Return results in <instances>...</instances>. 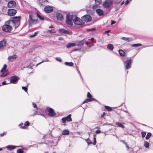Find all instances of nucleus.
I'll use <instances>...</instances> for the list:
<instances>
[{
	"instance_id": "obj_1",
	"label": "nucleus",
	"mask_w": 153,
	"mask_h": 153,
	"mask_svg": "<svg viewBox=\"0 0 153 153\" xmlns=\"http://www.w3.org/2000/svg\"><path fill=\"white\" fill-rule=\"evenodd\" d=\"M11 22V21L10 20L6 22L5 24L2 27V30L7 33L10 32L12 29Z\"/></svg>"
},
{
	"instance_id": "obj_2",
	"label": "nucleus",
	"mask_w": 153,
	"mask_h": 153,
	"mask_svg": "<svg viewBox=\"0 0 153 153\" xmlns=\"http://www.w3.org/2000/svg\"><path fill=\"white\" fill-rule=\"evenodd\" d=\"M20 16L14 17L12 19L10 20L11 24H14L16 28L18 27L20 24Z\"/></svg>"
},
{
	"instance_id": "obj_3",
	"label": "nucleus",
	"mask_w": 153,
	"mask_h": 153,
	"mask_svg": "<svg viewBox=\"0 0 153 153\" xmlns=\"http://www.w3.org/2000/svg\"><path fill=\"white\" fill-rule=\"evenodd\" d=\"M7 68V65L6 64H4L3 67L1 70V77H4L7 76L9 74V72L7 70H6Z\"/></svg>"
},
{
	"instance_id": "obj_4",
	"label": "nucleus",
	"mask_w": 153,
	"mask_h": 153,
	"mask_svg": "<svg viewBox=\"0 0 153 153\" xmlns=\"http://www.w3.org/2000/svg\"><path fill=\"white\" fill-rule=\"evenodd\" d=\"M74 17L75 16L73 15H67L66 21V23L70 25H73V20H74Z\"/></svg>"
},
{
	"instance_id": "obj_5",
	"label": "nucleus",
	"mask_w": 153,
	"mask_h": 153,
	"mask_svg": "<svg viewBox=\"0 0 153 153\" xmlns=\"http://www.w3.org/2000/svg\"><path fill=\"white\" fill-rule=\"evenodd\" d=\"M33 15H30L28 20L29 25H32L33 24H36L38 23V21L37 19H33Z\"/></svg>"
},
{
	"instance_id": "obj_6",
	"label": "nucleus",
	"mask_w": 153,
	"mask_h": 153,
	"mask_svg": "<svg viewBox=\"0 0 153 153\" xmlns=\"http://www.w3.org/2000/svg\"><path fill=\"white\" fill-rule=\"evenodd\" d=\"M73 22L75 24L77 25H82L84 24L82 19L75 16Z\"/></svg>"
},
{
	"instance_id": "obj_7",
	"label": "nucleus",
	"mask_w": 153,
	"mask_h": 153,
	"mask_svg": "<svg viewBox=\"0 0 153 153\" xmlns=\"http://www.w3.org/2000/svg\"><path fill=\"white\" fill-rule=\"evenodd\" d=\"M126 61L124 62V65L126 70L130 68L132 62L131 58H129Z\"/></svg>"
},
{
	"instance_id": "obj_8",
	"label": "nucleus",
	"mask_w": 153,
	"mask_h": 153,
	"mask_svg": "<svg viewBox=\"0 0 153 153\" xmlns=\"http://www.w3.org/2000/svg\"><path fill=\"white\" fill-rule=\"evenodd\" d=\"M82 19L86 22H90L91 19V17L89 15H85L82 17Z\"/></svg>"
},
{
	"instance_id": "obj_9",
	"label": "nucleus",
	"mask_w": 153,
	"mask_h": 153,
	"mask_svg": "<svg viewBox=\"0 0 153 153\" xmlns=\"http://www.w3.org/2000/svg\"><path fill=\"white\" fill-rule=\"evenodd\" d=\"M19 79L18 77L16 76H13L10 77V82L13 84H16Z\"/></svg>"
},
{
	"instance_id": "obj_10",
	"label": "nucleus",
	"mask_w": 153,
	"mask_h": 153,
	"mask_svg": "<svg viewBox=\"0 0 153 153\" xmlns=\"http://www.w3.org/2000/svg\"><path fill=\"white\" fill-rule=\"evenodd\" d=\"M47 111L48 112V115L51 117H53L56 115V114L54 110L51 108L48 109Z\"/></svg>"
},
{
	"instance_id": "obj_11",
	"label": "nucleus",
	"mask_w": 153,
	"mask_h": 153,
	"mask_svg": "<svg viewBox=\"0 0 153 153\" xmlns=\"http://www.w3.org/2000/svg\"><path fill=\"white\" fill-rule=\"evenodd\" d=\"M7 13L8 15L13 16H14L16 13V10L13 9H9Z\"/></svg>"
},
{
	"instance_id": "obj_12",
	"label": "nucleus",
	"mask_w": 153,
	"mask_h": 153,
	"mask_svg": "<svg viewBox=\"0 0 153 153\" xmlns=\"http://www.w3.org/2000/svg\"><path fill=\"white\" fill-rule=\"evenodd\" d=\"M53 10L52 7L49 5L46 6L44 8L45 11L47 13L51 12Z\"/></svg>"
},
{
	"instance_id": "obj_13",
	"label": "nucleus",
	"mask_w": 153,
	"mask_h": 153,
	"mask_svg": "<svg viewBox=\"0 0 153 153\" xmlns=\"http://www.w3.org/2000/svg\"><path fill=\"white\" fill-rule=\"evenodd\" d=\"M112 3L111 0H106L103 4L105 8H107L110 6Z\"/></svg>"
},
{
	"instance_id": "obj_14",
	"label": "nucleus",
	"mask_w": 153,
	"mask_h": 153,
	"mask_svg": "<svg viewBox=\"0 0 153 153\" xmlns=\"http://www.w3.org/2000/svg\"><path fill=\"white\" fill-rule=\"evenodd\" d=\"M16 5L15 2L13 1H10L8 3V6L9 7H14Z\"/></svg>"
},
{
	"instance_id": "obj_15",
	"label": "nucleus",
	"mask_w": 153,
	"mask_h": 153,
	"mask_svg": "<svg viewBox=\"0 0 153 153\" xmlns=\"http://www.w3.org/2000/svg\"><path fill=\"white\" fill-rule=\"evenodd\" d=\"M56 17L57 20L62 21L63 19V16L60 13H57L56 14Z\"/></svg>"
},
{
	"instance_id": "obj_16",
	"label": "nucleus",
	"mask_w": 153,
	"mask_h": 153,
	"mask_svg": "<svg viewBox=\"0 0 153 153\" xmlns=\"http://www.w3.org/2000/svg\"><path fill=\"white\" fill-rule=\"evenodd\" d=\"M6 42L5 40H3L1 41V50L4 49L6 47Z\"/></svg>"
},
{
	"instance_id": "obj_17",
	"label": "nucleus",
	"mask_w": 153,
	"mask_h": 153,
	"mask_svg": "<svg viewBox=\"0 0 153 153\" xmlns=\"http://www.w3.org/2000/svg\"><path fill=\"white\" fill-rule=\"evenodd\" d=\"M98 15L100 16H101L103 15L104 12L102 10L100 9H97L96 10Z\"/></svg>"
},
{
	"instance_id": "obj_18",
	"label": "nucleus",
	"mask_w": 153,
	"mask_h": 153,
	"mask_svg": "<svg viewBox=\"0 0 153 153\" xmlns=\"http://www.w3.org/2000/svg\"><path fill=\"white\" fill-rule=\"evenodd\" d=\"M59 31L62 33H65L67 34L70 33V32L68 31L63 29H59Z\"/></svg>"
},
{
	"instance_id": "obj_19",
	"label": "nucleus",
	"mask_w": 153,
	"mask_h": 153,
	"mask_svg": "<svg viewBox=\"0 0 153 153\" xmlns=\"http://www.w3.org/2000/svg\"><path fill=\"white\" fill-rule=\"evenodd\" d=\"M16 147L17 146H16L9 145L7 146L6 148L9 150H12L13 149H15Z\"/></svg>"
},
{
	"instance_id": "obj_20",
	"label": "nucleus",
	"mask_w": 153,
	"mask_h": 153,
	"mask_svg": "<svg viewBox=\"0 0 153 153\" xmlns=\"http://www.w3.org/2000/svg\"><path fill=\"white\" fill-rule=\"evenodd\" d=\"M30 125V123L28 121H26L24 123V126L20 127V128L22 129H25L26 128V126H29Z\"/></svg>"
},
{
	"instance_id": "obj_21",
	"label": "nucleus",
	"mask_w": 153,
	"mask_h": 153,
	"mask_svg": "<svg viewBox=\"0 0 153 153\" xmlns=\"http://www.w3.org/2000/svg\"><path fill=\"white\" fill-rule=\"evenodd\" d=\"M17 57V56L15 54H14L12 56H10L8 57V59L9 60L12 61V59H15Z\"/></svg>"
},
{
	"instance_id": "obj_22",
	"label": "nucleus",
	"mask_w": 153,
	"mask_h": 153,
	"mask_svg": "<svg viewBox=\"0 0 153 153\" xmlns=\"http://www.w3.org/2000/svg\"><path fill=\"white\" fill-rule=\"evenodd\" d=\"M95 100L94 99L92 98H91L87 99L85 100L83 102L82 104H84L85 103H87L88 102H90V101H93L94 100Z\"/></svg>"
},
{
	"instance_id": "obj_23",
	"label": "nucleus",
	"mask_w": 153,
	"mask_h": 153,
	"mask_svg": "<svg viewBox=\"0 0 153 153\" xmlns=\"http://www.w3.org/2000/svg\"><path fill=\"white\" fill-rule=\"evenodd\" d=\"M76 45V44L74 43H71L68 44L67 46V48H69L71 47H74Z\"/></svg>"
},
{
	"instance_id": "obj_24",
	"label": "nucleus",
	"mask_w": 153,
	"mask_h": 153,
	"mask_svg": "<svg viewBox=\"0 0 153 153\" xmlns=\"http://www.w3.org/2000/svg\"><path fill=\"white\" fill-rule=\"evenodd\" d=\"M107 48L110 50L112 51L114 49L113 45L111 44H109L107 45Z\"/></svg>"
},
{
	"instance_id": "obj_25",
	"label": "nucleus",
	"mask_w": 153,
	"mask_h": 153,
	"mask_svg": "<svg viewBox=\"0 0 153 153\" xmlns=\"http://www.w3.org/2000/svg\"><path fill=\"white\" fill-rule=\"evenodd\" d=\"M71 117V114H69L66 117H65L66 119V121L68 122L71 121H72V120Z\"/></svg>"
},
{
	"instance_id": "obj_26",
	"label": "nucleus",
	"mask_w": 153,
	"mask_h": 153,
	"mask_svg": "<svg viewBox=\"0 0 153 153\" xmlns=\"http://www.w3.org/2000/svg\"><path fill=\"white\" fill-rule=\"evenodd\" d=\"M116 124L117 127H121L123 128H124V126L122 123L118 122H116Z\"/></svg>"
},
{
	"instance_id": "obj_27",
	"label": "nucleus",
	"mask_w": 153,
	"mask_h": 153,
	"mask_svg": "<svg viewBox=\"0 0 153 153\" xmlns=\"http://www.w3.org/2000/svg\"><path fill=\"white\" fill-rule=\"evenodd\" d=\"M65 64L67 66H73L74 63L71 62H65Z\"/></svg>"
},
{
	"instance_id": "obj_28",
	"label": "nucleus",
	"mask_w": 153,
	"mask_h": 153,
	"mask_svg": "<svg viewBox=\"0 0 153 153\" xmlns=\"http://www.w3.org/2000/svg\"><path fill=\"white\" fill-rule=\"evenodd\" d=\"M7 7H3L2 8V13L3 14H6L7 13Z\"/></svg>"
},
{
	"instance_id": "obj_29",
	"label": "nucleus",
	"mask_w": 153,
	"mask_h": 153,
	"mask_svg": "<svg viewBox=\"0 0 153 153\" xmlns=\"http://www.w3.org/2000/svg\"><path fill=\"white\" fill-rule=\"evenodd\" d=\"M119 54L121 56H125V52L122 50H120L119 51Z\"/></svg>"
},
{
	"instance_id": "obj_30",
	"label": "nucleus",
	"mask_w": 153,
	"mask_h": 153,
	"mask_svg": "<svg viewBox=\"0 0 153 153\" xmlns=\"http://www.w3.org/2000/svg\"><path fill=\"white\" fill-rule=\"evenodd\" d=\"M69 134V131L68 130L65 129L63 130L62 132L63 135H68Z\"/></svg>"
},
{
	"instance_id": "obj_31",
	"label": "nucleus",
	"mask_w": 153,
	"mask_h": 153,
	"mask_svg": "<svg viewBox=\"0 0 153 153\" xmlns=\"http://www.w3.org/2000/svg\"><path fill=\"white\" fill-rule=\"evenodd\" d=\"M152 135V134H151V133H147L146 136V139L147 140H148L149 138H150V137Z\"/></svg>"
},
{
	"instance_id": "obj_32",
	"label": "nucleus",
	"mask_w": 153,
	"mask_h": 153,
	"mask_svg": "<svg viewBox=\"0 0 153 153\" xmlns=\"http://www.w3.org/2000/svg\"><path fill=\"white\" fill-rule=\"evenodd\" d=\"M149 143L147 141H145L144 142V146L146 148H149Z\"/></svg>"
},
{
	"instance_id": "obj_33",
	"label": "nucleus",
	"mask_w": 153,
	"mask_h": 153,
	"mask_svg": "<svg viewBox=\"0 0 153 153\" xmlns=\"http://www.w3.org/2000/svg\"><path fill=\"white\" fill-rule=\"evenodd\" d=\"M105 108L107 110L109 111H111L112 110V109L111 107L107 106H105Z\"/></svg>"
},
{
	"instance_id": "obj_34",
	"label": "nucleus",
	"mask_w": 153,
	"mask_h": 153,
	"mask_svg": "<svg viewBox=\"0 0 153 153\" xmlns=\"http://www.w3.org/2000/svg\"><path fill=\"white\" fill-rule=\"evenodd\" d=\"M142 45L141 44L138 43L137 44H133L131 45V46L132 47H137L138 46H141Z\"/></svg>"
},
{
	"instance_id": "obj_35",
	"label": "nucleus",
	"mask_w": 153,
	"mask_h": 153,
	"mask_svg": "<svg viewBox=\"0 0 153 153\" xmlns=\"http://www.w3.org/2000/svg\"><path fill=\"white\" fill-rule=\"evenodd\" d=\"M85 140L88 143V145L91 144L92 142L90 140L89 138L87 139H85Z\"/></svg>"
},
{
	"instance_id": "obj_36",
	"label": "nucleus",
	"mask_w": 153,
	"mask_h": 153,
	"mask_svg": "<svg viewBox=\"0 0 153 153\" xmlns=\"http://www.w3.org/2000/svg\"><path fill=\"white\" fill-rule=\"evenodd\" d=\"M94 142L93 143V144L94 145H95L96 143V135L94 134Z\"/></svg>"
},
{
	"instance_id": "obj_37",
	"label": "nucleus",
	"mask_w": 153,
	"mask_h": 153,
	"mask_svg": "<svg viewBox=\"0 0 153 153\" xmlns=\"http://www.w3.org/2000/svg\"><path fill=\"white\" fill-rule=\"evenodd\" d=\"M85 43V41L84 40L80 41L79 42V45L82 46L84 45Z\"/></svg>"
},
{
	"instance_id": "obj_38",
	"label": "nucleus",
	"mask_w": 153,
	"mask_h": 153,
	"mask_svg": "<svg viewBox=\"0 0 153 153\" xmlns=\"http://www.w3.org/2000/svg\"><path fill=\"white\" fill-rule=\"evenodd\" d=\"M38 31H37L35 32L33 35L30 36V37L31 38L34 37L38 33Z\"/></svg>"
},
{
	"instance_id": "obj_39",
	"label": "nucleus",
	"mask_w": 153,
	"mask_h": 153,
	"mask_svg": "<svg viewBox=\"0 0 153 153\" xmlns=\"http://www.w3.org/2000/svg\"><path fill=\"white\" fill-rule=\"evenodd\" d=\"M97 5H99L101 3V0H95Z\"/></svg>"
},
{
	"instance_id": "obj_40",
	"label": "nucleus",
	"mask_w": 153,
	"mask_h": 153,
	"mask_svg": "<svg viewBox=\"0 0 153 153\" xmlns=\"http://www.w3.org/2000/svg\"><path fill=\"white\" fill-rule=\"evenodd\" d=\"M17 153H23L24 151L22 149H19L17 150Z\"/></svg>"
},
{
	"instance_id": "obj_41",
	"label": "nucleus",
	"mask_w": 153,
	"mask_h": 153,
	"mask_svg": "<svg viewBox=\"0 0 153 153\" xmlns=\"http://www.w3.org/2000/svg\"><path fill=\"white\" fill-rule=\"evenodd\" d=\"M32 104L33 107L35 108H37V110L39 111V110L40 109L37 108V106L36 104L34 102H33Z\"/></svg>"
},
{
	"instance_id": "obj_42",
	"label": "nucleus",
	"mask_w": 153,
	"mask_h": 153,
	"mask_svg": "<svg viewBox=\"0 0 153 153\" xmlns=\"http://www.w3.org/2000/svg\"><path fill=\"white\" fill-rule=\"evenodd\" d=\"M141 134L142 135V137L143 138H144L145 137V136H146V132L145 131H142L141 132Z\"/></svg>"
},
{
	"instance_id": "obj_43",
	"label": "nucleus",
	"mask_w": 153,
	"mask_h": 153,
	"mask_svg": "<svg viewBox=\"0 0 153 153\" xmlns=\"http://www.w3.org/2000/svg\"><path fill=\"white\" fill-rule=\"evenodd\" d=\"M47 1V0H39V2L42 5V4L45 2Z\"/></svg>"
},
{
	"instance_id": "obj_44",
	"label": "nucleus",
	"mask_w": 153,
	"mask_h": 153,
	"mask_svg": "<svg viewBox=\"0 0 153 153\" xmlns=\"http://www.w3.org/2000/svg\"><path fill=\"white\" fill-rule=\"evenodd\" d=\"M96 30V28H94L91 29H87V31H94Z\"/></svg>"
},
{
	"instance_id": "obj_45",
	"label": "nucleus",
	"mask_w": 153,
	"mask_h": 153,
	"mask_svg": "<svg viewBox=\"0 0 153 153\" xmlns=\"http://www.w3.org/2000/svg\"><path fill=\"white\" fill-rule=\"evenodd\" d=\"M48 31L51 33H54L56 32H55V29H51V30H48Z\"/></svg>"
},
{
	"instance_id": "obj_46",
	"label": "nucleus",
	"mask_w": 153,
	"mask_h": 153,
	"mask_svg": "<svg viewBox=\"0 0 153 153\" xmlns=\"http://www.w3.org/2000/svg\"><path fill=\"white\" fill-rule=\"evenodd\" d=\"M22 88L23 90L25 92H27V88L26 87L22 86Z\"/></svg>"
},
{
	"instance_id": "obj_47",
	"label": "nucleus",
	"mask_w": 153,
	"mask_h": 153,
	"mask_svg": "<svg viewBox=\"0 0 153 153\" xmlns=\"http://www.w3.org/2000/svg\"><path fill=\"white\" fill-rule=\"evenodd\" d=\"M56 59L59 62H61L62 61V59L60 58V57H56Z\"/></svg>"
},
{
	"instance_id": "obj_48",
	"label": "nucleus",
	"mask_w": 153,
	"mask_h": 153,
	"mask_svg": "<svg viewBox=\"0 0 153 153\" xmlns=\"http://www.w3.org/2000/svg\"><path fill=\"white\" fill-rule=\"evenodd\" d=\"M49 61V60L48 59H46L45 60H43L42 61V62H40V63H38L37 65L40 64L41 63H42V62H48Z\"/></svg>"
},
{
	"instance_id": "obj_49",
	"label": "nucleus",
	"mask_w": 153,
	"mask_h": 153,
	"mask_svg": "<svg viewBox=\"0 0 153 153\" xmlns=\"http://www.w3.org/2000/svg\"><path fill=\"white\" fill-rule=\"evenodd\" d=\"M37 16L40 20H44V18L43 17H42V16H41L37 14Z\"/></svg>"
},
{
	"instance_id": "obj_50",
	"label": "nucleus",
	"mask_w": 153,
	"mask_h": 153,
	"mask_svg": "<svg viewBox=\"0 0 153 153\" xmlns=\"http://www.w3.org/2000/svg\"><path fill=\"white\" fill-rule=\"evenodd\" d=\"M87 97H88L89 98H92V96L91 95V94H90V93L88 92L87 93Z\"/></svg>"
},
{
	"instance_id": "obj_51",
	"label": "nucleus",
	"mask_w": 153,
	"mask_h": 153,
	"mask_svg": "<svg viewBox=\"0 0 153 153\" xmlns=\"http://www.w3.org/2000/svg\"><path fill=\"white\" fill-rule=\"evenodd\" d=\"M66 119L65 117L62 118V122L63 123H65L66 122Z\"/></svg>"
},
{
	"instance_id": "obj_52",
	"label": "nucleus",
	"mask_w": 153,
	"mask_h": 153,
	"mask_svg": "<svg viewBox=\"0 0 153 153\" xmlns=\"http://www.w3.org/2000/svg\"><path fill=\"white\" fill-rule=\"evenodd\" d=\"M125 40L126 41V42H130L131 41V40H130L129 38L128 37H126L125 39Z\"/></svg>"
},
{
	"instance_id": "obj_53",
	"label": "nucleus",
	"mask_w": 153,
	"mask_h": 153,
	"mask_svg": "<svg viewBox=\"0 0 153 153\" xmlns=\"http://www.w3.org/2000/svg\"><path fill=\"white\" fill-rule=\"evenodd\" d=\"M38 113V111H36V112H35L34 114H33L32 115V116L33 117H34V116L36 114H37V113Z\"/></svg>"
},
{
	"instance_id": "obj_54",
	"label": "nucleus",
	"mask_w": 153,
	"mask_h": 153,
	"mask_svg": "<svg viewBox=\"0 0 153 153\" xmlns=\"http://www.w3.org/2000/svg\"><path fill=\"white\" fill-rule=\"evenodd\" d=\"M129 2H130V1H128V0H127L126 1V2L125 4V5H127L129 3Z\"/></svg>"
},
{
	"instance_id": "obj_55",
	"label": "nucleus",
	"mask_w": 153,
	"mask_h": 153,
	"mask_svg": "<svg viewBox=\"0 0 153 153\" xmlns=\"http://www.w3.org/2000/svg\"><path fill=\"white\" fill-rule=\"evenodd\" d=\"M96 133L97 134H99L101 132V131L100 130H97L95 131Z\"/></svg>"
},
{
	"instance_id": "obj_56",
	"label": "nucleus",
	"mask_w": 153,
	"mask_h": 153,
	"mask_svg": "<svg viewBox=\"0 0 153 153\" xmlns=\"http://www.w3.org/2000/svg\"><path fill=\"white\" fill-rule=\"evenodd\" d=\"M6 134V132H5L1 134V137L3 136L4 135H5Z\"/></svg>"
},
{
	"instance_id": "obj_57",
	"label": "nucleus",
	"mask_w": 153,
	"mask_h": 153,
	"mask_svg": "<svg viewBox=\"0 0 153 153\" xmlns=\"http://www.w3.org/2000/svg\"><path fill=\"white\" fill-rule=\"evenodd\" d=\"M116 22L115 21H114L112 20H111V25H112L113 24H115L116 23Z\"/></svg>"
},
{
	"instance_id": "obj_58",
	"label": "nucleus",
	"mask_w": 153,
	"mask_h": 153,
	"mask_svg": "<svg viewBox=\"0 0 153 153\" xmlns=\"http://www.w3.org/2000/svg\"><path fill=\"white\" fill-rule=\"evenodd\" d=\"M105 114V113L104 112H103L102 114L101 115V118H103L104 117V115Z\"/></svg>"
},
{
	"instance_id": "obj_59",
	"label": "nucleus",
	"mask_w": 153,
	"mask_h": 153,
	"mask_svg": "<svg viewBox=\"0 0 153 153\" xmlns=\"http://www.w3.org/2000/svg\"><path fill=\"white\" fill-rule=\"evenodd\" d=\"M2 84L3 85H4L6 84H7L6 83V81H4L2 82Z\"/></svg>"
},
{
	"instance_id": "obj_60",
	"label": "nucleus",
	"mask_w": 153,
	"mask_h": 153,
	"mask_svg": "<svg viewBox=\"0 0 153 153\" xmlns=\"http://www.w3.org/2000/svg\"><path fill=\"white\" fill-rule=\"evenodd\" d=\"M89 40H90L91 41H93L94 40V39L93 38H92L91 39H89Z\"/></svg>"
},
{
	"instance_id": "obj_61",
	"label": "nucleus",
	"mask_w": 153,
	"mask_h": 153,
	"mask_svg": "<svg viewBox=\"0 0 153 153\" xmlns=\"http://www.w3.org/2000/svg\"><path fill=\"white\" fill-rule=\"evenodd\" d=\"M80 51V49H75L73 50V51Z\"/></svg>"
},
{
	"instance_id": "obj_62",
	"label": "nucleus",
	"mask_w": 153,
	"mask_h": 153,
	"mask_svg": "<svg viewBox=\"0 0 153 153\" xmlns=\"http://www.w3.org/2000/svg\"><path fill=\"white\" fill-rule=\"evenodd\" d=\"M54 27L52 25H51V26H50L49 27V28H53Z\"/></svg>"
},
{
	"instance_id": "obj_63",
	"label": "nucleus",
	"mask_w": 153,
	"mask_h": 153,
	"mask_svg": "<svg viewBox=\"0 0 153 153\" xmlns=\"http://www.w3.org/2000/svg\"><path fill=\"white\" fill-rule=\"evenodd\" d=\"M110 32V30H107V31H105V32H104V33H109Z\"/></svg>"
},
{
	"instance_id": "obj_64",
	"label": "nucleus",
	"mask_w": 153,
	"mask_h": 153,
	"mask_svg": "<svg viewBox=\"0 0 153 153\" xmlns=\"http://www.w3.org/2000/svg\"><path fill=\"white\" fill-rule=\"evenodd\" d=\"M63 39V38L62 37H59V40H61Z\"/></svg>"
}]
</instances>
